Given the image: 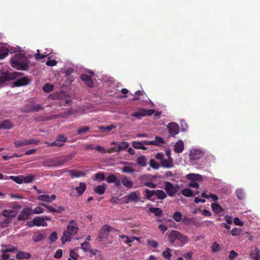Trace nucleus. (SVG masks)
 <instances>
[{"label":"nucleus","instance_id":"obj_1","mask_svg":"<svg viewBox=\"0 0 260 260\" xmlns=\"http://www.w3.org/2000/svg\"><path fill=\"white\" fill-rule=\"evenodd\" d=\"M29 61L27 57L22 53L15 54L11 59L12 67L17 70L27 71L28 68Z\"/></svg>","mask_w":260,"mask_h":260},{"label":"nucleus","instance_id":"obj_2","mask_svg":"<svg viewBox=\"0 0 260 260\" xmlns=\"http://www.w3.org/2000/svg\"><path fill=\"white\" fill-rule=\"evenodd\" d=\"M79 230L78 225L74 220L69 221L67 227V231H64L61 239L63 244L71 240L72 236L76 235Z\"/></svg>","mask_w":260,"mask_h":260},{"label":"nucleus","instance_id":"obj_3","mask_svg":"<svg viewBox=\"0 0 260 260\" xmlns=\"http://www.w3.org/2000/svg\"><path fill=\"white\" fill-rule=\"evenodd\" d=\"M73 158L71 155H62L58 157H56L51 160V166L53 167H58L63 165L65 163L69 161Z\"/></svg>","mask_w":260,"mask_h":260},{"label":"nucleus","instance_id":"obj_4","mask_svg":"<svg viewBox=\"0 0 260 260\" xmlns=\"http://www.w3.org/2000/svg\"><path fill=\"white\" fill-rule=\"evenodd\" d=\"M51 220V218L47 216H45L44 217H36L34 218L32 220L33 223H29L28 225L29 226H32L33 225H36L37 226H47V223L45 220L50 221Z\"/></svg>","mask_w":260,"mask_h":260},{"label":"nucleus","instance_id":"obj_5","mask_svg":"<svg viewBox=\"0 0 260 260\" xmlns=\"http://www.w3.org/2000/svg\"><path fill=\"white\" fill-rule=\"evenodd\" d=\"M67 141V138L63 135H58L56 140L53 142H46L45 144L49 147L56 146L60 147L64 145V143Z\"/></svg>","mask_w":260,"mask_h":260},{"label":"nucleus","instance_id":"obj_6","mask_svg":"<svg viewBox=\"0 0 260 260\" xmlns=\"http://www.w3.org/2000/svg\"><path fill=\"white\" fill-rule=\"evenodd\" d=\"M164 189L167 194L171 197L175 196L178 191V186H174L173 184L169 181L164 182Z\"/></svg>","mask_w":260,"mask_h":260},{"label":"nucleus","instance_id":"obj_7","mask_svg":"<svg viewBox=\"0 0 260 260\" xmlns=\"http://www.w3.org/2000/svg\"><path fill=\"white\" fill-rule=\"evenodd\" d=\"M154 110L153 109L141 108L139 109L138 111L132 113L131 115L137 118L140 119L143 116H151L154 113Z\"/></svg>","mask_w":260,"mask_h":260},{"label":"nucleus","instance_id":"obj_8","mask_svg":"<svg viewBox=\"0 0 260 260\" xmlns=\"http://www.w3.org/2000/svg\"><path fill=\"white\" fill-rule=\"evenodd\" d=\"M31 215H32V209L29 207L24 208L18 216L17 219L19 221L26 220L29 218Z\"/></svg>","mask_w":260,"mask_h":260},{"label":"nucleus","instance_id":"obj_9","mask_svg":"<svg viewBox=\"0 0 260 260\" xmlns=\"http://www.w3.org/2000/svg\"><path fill=\"white\" fill-rule=\"evenodd\" d=\"M167 128L170 135L173 137L178 134L179 132V126L175 122H170L168 124Z\"/></svg>","mask_w":260,"mask_h":260},{"label":"nucleus","instance_id":"obj_10","mask_svg":"<svg viewBox=\"0 0 260 260\" xmlns=\"http://www.w3.org/2000/svg\"><path fill=\"white\" fill-rule=\"evenodd\" d=\"M204 154L199 150L194 149L191 150L189 153V157L191 160H197L202 158Z\"/></svg>","mask_w":260,"mask_h":260},{"label":"nucleus","instance_id":"obj_11","mask_svg":"<svg viewBox=\"0 0 260 260\" xmlns=\"http://www.w3.org/2000/svg\"><path fill=\"white\" fill-rule=\"evenodd\" d=\"M111 229V226L108 225H104L100 231L99 237L101 239L106 238L108 236Z\"/></svg>","mask_w":260,"mask_h":260},{"label":"nucleus","instance_id":"obj_12","mask_svg":"<svg viewBox=\"0 0 260 260\" xmlns=\"http://www.w3.org/2000/svg\"><path fill=\"white\" fill-rule=\"evenodd\" d=\"M80 78L87 86L89 87H92L93 86V82L89 75L82 74L81 75Z\"/></svg>","mask_w":260,"mask_h":260},{"label":"nucleus","instance_id":"obj_13","mask_svg":"<svg viewBox=\"0 0 260 260\" xmlns=\"http://www.w3.org/2000/svg\"><path fill=\"white\" fill-rule=\"evenodd\" d=\"M127 201L126 203L129 202H138L139 201V196L137 194L136 191H133L129 193L127 196L125 197Z\"/></svg>","mask_w":260,"mask_h":260},{"label":"nucleus","instance_id":"obj_14","mask_svg":"<svg viewBox=\"0 0 260 260\" xmlns=\"http://www.w3.org/2000/svg\"><path fill=\"white\" fill-rule=\"evenodd\" d=\"M55 194H52L49 196L48 194H42L38 196V200L41 201H45L50 203L56 199Z\"/></svg>","mask_w":260,"mask_h":260},{"label":"nucleus","instance_id":"obj_15","mask_svg":"<svg viewBox=\"0 0 260 260\" xmlns=\"http://www.w3.org/2000/svg\"><path fill=\"white\" fill-rule=\"evenodd\" d=\"M183 224L186 225H188L189 224L194 225L196 226H198L199 225V223L196 220L195 218H189L187 216H184L182 220Z\"/></svg>","mask_w":260,"mask_h":260},{"label":"nucleus","instance_id":"obj_16","mask_svg":"<svg viewBox=\"0 0 260 260\" xmlns=\"http://www.w3.org/2000/svg\"><path fill=\"white\" fill-rule=\"evenodd\" d=\"M2 247L1 252L2 253L13 252L17 250L16 247L11 245H2Z\"/></svg>","mask_w":260,"mask_h":260},{"label":"nucleus","instance_id":"obj_17","mask_svg":"<svg viewBox=\"0 0 260 260\" xmlns=\"http://www.w3.org/2000/svg\"><path fill=\"white\" fill-rule=\"evenodd\" d=\"M29 82V79L27 77L17 79L14 82L13 84L16 87H20L27 85Z\"/></svg>","mask_w":260,"mask_h":260},{"label":"nucleus","instance_id":"obj_18","mask_svg":"<svg viewBox=\"0 0 260 260\" xmlns=\"http://www.w3.org/2000/svg\"><path fill=\"white\" fill-rule=\"evenodd\" d=\"M184 150V144L182 140L177 142L174 148V151L177 153H181Z\"/></svg>","mask_w":260,"mask_h":260},{"label":"nucleus","instance_id":"obj_19","mask_svg":"<svg viewBox=\"0 0 260 260\" xmlns=\"http://www.w3.org/2000/svg\"><path fill=\"white\" fill-rule=\"evenodd\" d=\"M121 181L122 184L125 187L128 188H132L133 186V182L132 181L128 180L127 177L123 176L121 177Z\"/></svg>","mask_w":260,"mask_h":260},{"label":"nucleus","instance_id":"obj_20","mask_svg":"<svg viewBox=\"0 0 260 260\" xmlns=\"http://www.w3.org/2000/svg\"><path fill=\"white\" fill-rule=\"evenodd\" d=\"M2 215L5 217H10L12 219L16 216L17 212L13 210L5 209L3 211Z\"/></svg>","mask_w":260,"mask_h":260},{"label":"nucleus","instance_id":"obj_21","mask_svg":"<svg viewBox=\"0 0 260 260\" xmlns=\"http://www.w3.org/2000/svg\"><path fill=\"white\" fill-rule=\"evenodd\" d=\"M160 163L161 166L166 168H171L173 166V160L172 157L168 159L164 158Z\"/></svg>","mask_w":260,"mask_h":260},{"label":"nucleus","instance_id":"obj_22","mask_svg":"<svg viewBox=\"0 0 260 260\" xmlns=\"http://www.w3.org/2000/svg\"><path fill=\"white\" fill-rule=\"evenodd\" d=\"M13 127V124L9 120H5L0 123V129H9Z\"/></svg>","mask_w":260,"mask_h":260},{"label":"nucleus","instance_id":"obj_23","mask_svg":"<svg viewBox=\"0 0 260 260\" xmlns=\"http://www.w3.org/2000/svg\"><path fill=\"white\" fill-rule=\"evenodd\" d=\"M31 257V254L24 251H19L16 256L17 259H28Z\"/></svg>","mask_w":260,"mask_h":260},{"label":"nucleus","instance_id":"obj_24","mask_svg":"<svg viewBox=\"0 0 260 260\" xmlns=\"http://www.w3.org/2000/svg\"><path fill=\"white\" fill-rule=\"evenodd\" d=\"M68 172L70 174L71 177L72 178L84 177L86 175L85 173H84L82 171H76L73 170H70L68 171Z\"/></svg>","mask_w":260,"mask_h":260},{"label":"nucleus","instance_id":"obj_25","mask_svg":"<svg viewBox=\"0 0 260 260\" xmlns=\"http://www.w3.org/2000/svg\"><path fill=\"white\" fill-rule=\"evenodd\" d=\"M250 255L251 258L254 260H260V250L255 247L251 251Z\"/></svg>","mask_w":260,"mask_h":260},{"label":"nucleus","instance_id":"obj_26","mask_svg":"<svg viewBox=\"0 0 260 260\" xmlns=\"http://www.w3.org/2000/svg\"><path fill=\"white\" fill-rule=\"evenodd\" d=\"M86 189V184L84 182H80L79 185L75 188L79 196L82 195Z\"/></svg>","mask_w":260,"mask_h":260},{"label":"nucleus","instance_id":"obj_27","mask_svg":"<svg viewBox=\"0 0 260 260\" xmlns=\"http://www.w3.org/2000/svg\"><path fill=\"white\" fill-rule=\"evenodd\" d=\"M199 191H196L194 193H193V191L189 188H184L181 190L182 194L186 197H191L194 196L195 194H199Z\"/></svg>","mask_w":260,"mask_h":260},{"label":"nucleus","instance_id":"obj_28","mask_svg":"<svg viewBox=\"0 0 260 260\" xmlns=\"http://www.w3.org/2000/svg\"><path fill=\"white\" fill-rule=\"evenodd\" d=\"M177 236H178V231H172L168 236V239L169 242L171 244H174L176 240H177Z\"/></svg>","mask_w":260,"mask_h":260},{"label":"nucleus","instance_id":"obj_29","mask_svg":"<svg viewBox=\"0 0 260 260\" xmlns=\"http://www.w3.org/2000/svg\"><path fill=\"white\" fill-rule=\"evenodd\" d=\"M106 189V185L103 184L101 185H99L93 188V190L96 193L99 194H103Z\"/></svg>","mask_w":260,"mask_h":260},{"label":"nucleus","instance_id":"obj_30","mask_svg":"<svg viewBox=\"0 0 260 260\" xmlns=\"http://www.w3.org/2000/svg\"><path fill=\"white\" fill-rule=\"evenodd\" d=\"M149 211L153 213L157 217H160L162 214V210L158 207H150Z\"/></svg>","mask_w":260,"mask_h":260},{"label":"nucleus","instance_id":"obj_31","mask_svg":"<svg viewBox=\"0 0 260 260\" xmlns=\"http://www.w3.org/2000/svg\"><path fill=\"white\" fill-rule=\"evenodd\" d=\"M132 146L135 148V149H140L145 150L146 149V148L144 146L145 145L144 144V141H134L133 142Z\"/></svg>","mask_w":260,"mask_h":260},{"label":"nucleus","instance_id":"obj_32","mask_svg":"<svg viewBox=\"0 0 260 260\" xmlns=\"http://www.w3.org/2000/svg\"><path fill=\"white\" fill-rule=\"evenodd\" d=\"M211 208L213 211L216 214H220L223 211V209L217 203L212 204Z\"/></svg>","mask_w":260,"mask_h":260},{"label":"nucleus","instance_id":"obj_33","mask_svg":"<svg viewBox=\"0 0 260 260\" xmlns=\"http://www.w3.org/2000/svg\"><path fill=\"white\" fill-rule=\"evenodd\" d=\"M187 179L191 180V181H201L202 180V177L201 175L198 174H188L186 176Z\"/></svg>","mask_w":260,"mask_h":260},{"label":"nucleus","instance_id":"obj_34","mask_svg":"<svg viewBox=\"0 0 260 260\" xmlns=\"http://www.w3.org/2000/svg\"><path fill=\"white\" fill-rule=\"evenodd\" d=\"M155 195L157 197V198L159 200H164L165 199L167 195V193L165 192L162 190L157 189L155 190Z\"/></svg>","mask_w":260,"mask_h":260},{"label":"nucleus","instance_id":"obj_35","mask_svg":"<svg viewBox=\"0 0 260 260\" xmlns=\"http://www.w3.org/2000/svg\"><path fill=\"white\" fill-rule=\"evenodd\" d=\"M9 50L5 47L0 46V59L5 58L8 56Z\"/></svg>","mask_w":260,"mask_h":260},{"label":"nucleus","instance_id":"obj_36","mask_svg":"<svg viewBox=\"0 0 260 260\" xmlns=\"http://www.w3.org/2000/svg\"><path fill=\"white\" fill-rule=\"evenodd\" d=\"M137 164L141 167H145L147 165V159L144 156H140L137 158Z\"/></svg>","mask_w":260,"mask_h":260},{"label":"nucleus","instance_id":"obj_37","mask_svg":"<svg viewBox=\"0 0 260 260\" xmlns=\"http://www.w3.org/2000/svg\"><path fill=\"white\" fill-rule=\"evenodd\" d=\"M11 79V77L8 72H5L4 74L0 76V84H3L6 81Z\"/></svg>","mask_w":260,"mask_h":260},{"label":"nucleus","instance_id":"obj_38","mask_svg":"<svg viewBox=\"0 0 260 260\" xmlns=\"http://www.w3.org/2000/svg\"><path fill=\"white\" fill-rule=\"evenodd\" d=\"M129 146V143L125 141H123L121 143H119L118 145V148L116 151L120 152L123 150H125Z\"/></svg>","mask_w":260,"mask_h":260},{"label":"nucleus","instance_id":"obj_39","mask_svg":"<svg viewBox=\"0 0 260 260\" xmlns=\"http://www.w3.org/2000/svg\"><path fill=\"white\" fill-rule=\"evenodd\" d=\"M145 192V198L150 200L151 198L155 195V190H150L148 189H145L144 190Z\"/></svg>","mask_w":260,"mask_h":260},{"label":"nucleus","instance_id":"obj_40","mask_svg":"<svg viewBox=\"0 0 260 260\" xmlns=\"http://www.w3.org/2000/svg\"><path fill=\"white\" fill-rule=\"evenodd\" d=\"M14 144L16 148H19L20 147L27 146L26 144V140L25 139H21L15 141L14 142Z\"/></svg>","mask_w":260,"mask_h":260},{"label":"nucleus","instance_id":"obj_41","mask_svg":"<svg viewBox=\"0 0 260 260\" xmlns=\"http://www.w3.org/2000/svg\"><path fill=\"white\" fill-rule=\"evenodd\" d=\"M90 127L88 126H84L79 127L77 131V133L78 135L84 134L89 131Z\"/></svg>","mask_w":260,"mask_h":260},{"label":"nucleus","instance_id":"obj_42","mask_svg":"<svg viewBox=\"0 0 260 260\" xmlns=\"http://www.w3.org/2000/svg\"><path fill=\"white\" fill-rule=\"evenodd\" d=\"M10 178L16 182L18 184H22L23 183V176L19 175L17 176H10L8 179Z\"/></svg>","mask_w":260,"mask_h":260},{"label":"nucleus","instance_id":"obj_43","mask_svg":"<svg viewBox=\"0 0 260 260\" xmlns=\"http://www.w3.org/2000/svg\"><path fill=\"white\" fill-rule=\"evenodd\" d=\"M172 217H173V219L175 221H176V222H179L181 221L182 220V214L179 211L175 212L173 214V215L172 216Z\"/></svg>","mask_w":260,"mask_h":260},{"label":"nucleus","instance_id":"obj_44","mask_svg":"<svg viewBox=\"0 0 260 260\" xmlns=\"http://www.w3.org/2000/svg\"><path fill=\"white\" fill-rule=\"evenodd\" d=\"M44 235L41 233H35L33 235L32 239L34 242H37L40 241L44 238Z\"/></svg>","mask_w":260,"mask_h":260},{"label":"nucleus","instance_id":"obj_45","mask_svg":"<svg viewBox=\"0 0 260 260\" xmlns=\"http://www.w3.org/2000/svg\"><path fill=\"white\" fill-rule=\"evenodd\" d=\"M171 251V250L169 248H167L166 250L162 252V256L167 259H169L172 256Z\"/></svg>","mask_w":260,"mask_h":260},{"label":"nucleus","instance_id":"obj_46","mask_svg":"<svg viewBox=\"0 0 260 260\" xmlns=\"http://www.w3.org/2000/svg\"><path fill=\"white\" fill-rule=\"evenodd\" d=\"M121 171L123 172V173H133L134 172H135V169L130 167V166H124L122 169H121Z\"/></svg>","mask_w":260,"mask_h":260},{"label":"nucleus","instance_id":"obj_47","mask_svg":"<svg viewBox=\"0 0 260 260\" xmlns=\"http://www.w3.org/2000/svg\"><path fill=\"white\" fill-rule=\"evenodd\" d=\"M34 176L32 175H29L27 176H23V182L25 183H31L34 179Z\"/></svg>","mask_w":260,"mask_h":260},{"label":"nucleus","instance_id":"obj_48","mask_svg":"<svg viewBox=\"0 0 260 260\" xmlns=\"http://www.w3.org/2000/svg\"><path fill=\"white\" fill-rule=\"evenodd\" d=\"M116 128V126L115 125H108L106 126H100L99 127V128L102 132L107 131H110L113 129H114Z\"/></svg>","mask_w":260,"mask_h":260},{"label":"nucleus","instance_id":"obj_49","mask_svg":"<svg viewBox=\"0 0 260 260\" xmlns=\"http://www.w3.org/2000/svg\"><path fill=\"white\" fill-rule=\"evenodd\" d=\"M147 245L152 248H156L158 246V243L156 241L153 240H148L147 241Z\"/></svg>","mask_w":260,"mask_h":260},{"label":"nucleus","instance_id":"obj_50","mask_svg":"<svg viewBox=\"0 0 260 260\" xmlns=\"http://www.w3.org/2000/svg\"><path fill=\"white\" fill-rule=\"evenodd\" d=\"M177 240L180 241L181 243H185L187 242V238L184 235L181 234L178 231Z\"/></svg>","mask_w":260,"mask_h":260},{"label":"nucleus","instance_id":"obj_51","mask_svg":"<svg viewBox=\"0 0 260 260\" xmlns=\"http://www.w3.org/2000/svg\"><path fill=\"white\" fill-rule=\"evenodd\" d=\"M43 89L44 91L46 92H50L53 90V86L52 84L47 83L45 84V85L43 86Z\"/></svg>","mask_w":260,"mask_h":260},{"label":"nucleus","instance_id":"obj_52","mask_svg":"<svg viewBox=\"0 0 260 260\" xmlns=\"http://www.w3.org/2000/svg\"><path fill=\"white\" fill-rule=\"evenodd\" d=\"M237 198L240 200H243L245 197V193L242 189H239L236 190Z\"/></svg>","mask_w":260,"mask_h":260},{"label":"nucleus","instance_id":"obj_53","mask_svg":"<svg viewBox=\"0 0 260 260\" xmlns=\"http://www.w3.org/2000/svg\"><path fill=\"white\" fill-rule=\"evenodd\" d=\"M211 250L213 252H218L221 250L220 245L216 242H214L211 246Z\"/></svg>","mask_w":260,"mask_h":260},{"label":"nucleus","instance_id":"obj_54","mask_svg":"<svg viewBox=\"0 0 260 260\" xmlns=\"http://www.w3.org/2000/svg\"><path fill=\"white\" fill-rule=\"evenodd\" d=\"M95 179L97 180L103 181L105 179V176L103 172H99L95 175Z\"/></svg>","mask_w":260,"mask_h":260},{"label":"nucleus","instance_id":"obj_55","mask_svg":"<svg viewBox=\"0 0 260 260\" xmlns=\"http://www.w3.org/2000/svg\"><path fill=\"white\" fill-rule=\"evenodd\" d=\"M22 111L24 113L33 112L31 105L27 104L22 108Z\"/></svg>","mask_w":260,"mask_h":260},{"label":"nucleus","instance_id":"obj_56","mask_svg":"<svg viewBox=\"0 0 260 260\" xmlns=\"http://www.w3.org/2000/svg\"><path fill=\"white\" fill-rule=\"evenodd\" d=\"M44 210L40 206L36 207L34 210L32 209V214H40L44 213Z\"/></svg>","mask_w":260,"mask_h":260},{"label":"nucleus","instance_id":"obj_57","mask_svg":"<svg viewBox=\"0 0 260 260\" xmlns=\"http://www.w3.org/2000/svg\"><path fill=\"white\" fill-rule=\"evenodd\" d=\"M37 53L35 54V58L37 60L45 58L48 55V54L44 53L43 54H41L40 53L39 50H37Z\"/></svg>","mask_w":260,"mask_h":260},{"label":"nucleus","instance_id":"obj_58","mask_svg":"<svg viewBox=\"0 0 260 260\" xmlns=\"http://www.w3.org/2000/svg\"><path fill=\"white\" fill-rule=\"evenodd\" d=\"M40 205L43 206V207H45V208H46L47 209H48L49 211L50 212H51V213H55V208H54V207H52L51 206L49 205H48V204H46L45 203H40Z\"/></svg>","mask_w":260,"mask_h":260},{"label":"nucleus","instance_id":"obj_59","mask_svg":"<svg viewBox=\"0 0 260 260\" xmlns=\"http://www.w3.org/2000/svg\"><path fill=\"white\" fill-rule=\"evenodd\" d=\"M116 176L114 174H111L107 177L106 181L109 183H114L115 181H116Z\"/></svg>","mask_w":260,"mask_h":260},{"label":"nucleus","instance_id":"obj_60","mask_svg":"<svg viewBox=\"0 0 260 260\" xmlns=\"http://www.w3.org/2000/svg\"><path fill=\"white\" fill-rule=\"evenodd\" d=\"M149 165L151 168L155 170L159 167V165L153 159H150Z\"/></svg>","mask_w":260,"mask_h":260},{"label":"nucleus","instance_id":"obj_61","mask_svg":"<svg viewBox=\"0 0 260 260\" xmlns=\"http://www.w3.org/2000/svg\"><path fill=\"white\" fill-rule=\"evenodd\" d=\"M238 254L237 252H236L234 250H232L230 251L229 255V258L230 260H234L235 259L237 256Z\"/></svg>","mask_w":260,"mask_h":260},{"label":"nucleus","instance_id":"obj_62","mask_svg":"<svg viewBox=\"0 0 260 260\" xmlns=\"http://www.w3.org/2000/svg\"><path fill=\"white\" fill-rule=\"evenodd\" d=\"M31 106L33 112H37L43 109V107L40 104H32Z\"/></svg>","mask_w":260,"mask_h":260},{"label":"nucleus","instance_id":"obj_63","mask_svg":"<svg viewBox=\"0 0 260 260\" xmlns=\"http://www.w3.org/2000/svg\"><path fill=\"white\" fill-rule=\"evenodd\" d=\"M241 230L237 228L233 229L231 231V233L232 235V236H235L239 235L241 233Z\"/></svg>","mask_w":260,"mask_h":260},{"label":"nucleus","instance_id":"obj_64","mask_svg":"<svg viewBox=\"0 0 260 260\" xmlns=\"http://www.w3.org/2000/svg\"><path fill=\"white\" fill-rule=\"evenodd\" d=\"M139 181L140 182L145 185V183H147L148 177L146 175H142L139 177Z\"/></svg>","mask_w":260,"mask_h":260}]
</instances>
